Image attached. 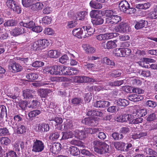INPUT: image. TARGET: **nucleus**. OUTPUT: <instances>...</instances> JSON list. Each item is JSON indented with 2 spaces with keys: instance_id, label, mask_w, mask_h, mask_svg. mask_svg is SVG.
<instances>
[{
  "instance_id": "nucleus-1",
  "label": "nucleus",
  "mask_w": 157,
  "mask_h": 157,
  "mask_svg": "<svg viewBox=\"0 0 157 157\" xmlns=\"http://www.w3.org/2000/svg\"><path fill=\"white\" fill-rule=\"evenodd\" d=\"M93 144L94 151L98 154H104L109 151V146L105 142L95 140L93 141Z\"/></svg>"
},
{
  "instance_id": "nucleus-2",
  "label": "nucleus",
  "mask_w": 157,
  "mask_h": 157,
  "mask_svg": "<svg viewBox=\"0 0 157 157\" xmlns=\"http://www.w3.org/2000/svg\"><path fill=\"white\" fill-rule=\"evenodd\" d=\"M90 16L91 18V22L93 25L97 26L103 24L104 20L102 17L99 15L97 10H93L90 12Z\"/></svg>"
},
{
  "instance_id": "nucleus-3",
  "label": "nucleus",
  "mask_w": 157,
  "mask_h": 157,
  "mask_svg": "<svg viewBox=\"0 0 157 157\" xmlns=\"http://www.w3.org/2000/svg\"><path fill=\"white\" fill-rule=\"evenodd\" d=\"M48 44L49 42L47 39H40L32 43L31 44V48L36 51L41 50L47 47Z\"/></svg>"
},
{
  "instance_id": "nucleus-4",
  "label": "nucleus",
  "mask_w": 157,
  "mask_h": 157,
  "mask_svg": "<svg viewBox=\"0 0 157 157\" xmlns=\"http://www.w3.org/2000/svg\"><path fill=\"white\" fill-rule=\"evenodd\" d=\"M119 6L121 11L127 14H133L136 11L135 8L130 7L129 4L126 1H121L119 3Z\"/></svg>"
},
{
  "instance_id": "nucleus-5",
  "label": "nucleus",
  "mask_w": 157,
  "mask_h": 157,
  "mask_svg": "<svg viewBox=\"0 0 157 157\" xmlns=\"http://www.w3.org/2000/svg\"><path fill=\"white\" fill-rule=\"evenodd\" d=\"M44 145L43 142L39 140H34L33 144L32 151L35 152L42 151L44 149Z\"/></svg>"
},
{
  "instance_id": "nucleus-6",
  "label": "nucleus",
  "mask_w": 157,
  "mask_h": 157,
  "mask_svg": "<svg viewBox=\"0 0 157 157\" xmlns=\"http://www.w3.org/2000/svg\"><path fill=\"white\" fill-rule=\"evenodd\" d=\"M87 133L91 134H96V136L101 140H104L105 139L106 136L104 132H100L98 128H87L86 130Z\"/></svg>"
},
{
  "instance_id": "nucleus-7",
  "label": "nucleus",
  "mask_w": 157,
  "mask_h": 157,
  "mask_svg": "<svg viewBox=\"0 0 157 157\" xmlns=\"http://www.w3.org/2000/svg\"><path fill=\"white\" fill-rule=\"evenodd\" d=\"M98 122L97 118L93 117L85 118L82 121L83 124L91 126L97 125Z\"/></svg>"
},
{
  "instance_id": "nucleus-8",
  "label": "nucleus",
  "mask_w": 157,
  "mask_h": 157,
  "mask_svg": "<svg viewBox=\"0 0 157 157\" xmlns=\"http://www.w3.org/2000/svg\"><path fill=\"white\" fill-rule=\"evenodd\" d=\"M23 116L21 115H15L13 117V119L10 121V125L12 128H16L17 125L20 124V123L22 121Z\"/></svg>"
},
{
  "instance_id": "nucleus-9",
  "label": "nucleus",
  "mask_w": 157,
  "mask_h": 157,
  "mask_svg": "<svg viewBox=\"0 0 157 157\" xmlns=\"http://www.w3.org/2000/svg\"><path fill=\"white\" fill-rule=\"evenodd\" d=\"M8 67L10 70L12 69L14 73L20 71L22 69V67L20 65L14 61L10 63Z\"/></svg>"
},
{
  "instance_id": "nucleus-10",
  "label": "nucleus",
  "mask_w": 157,
  "mask_h": 157,
  "mask_svg": "<svg viewBox=\"0 0 157 157\" xmlns=\"http://www.w3.org/2000/svg\"><path fill=\"white\" fill-rule=\"evenodd\" d=\"M121 20V17L120 16L113 15L110 18H106L105 19V22L107 24H116Z\"/></svg>"
},
{
  "instance_id": "nucleus-11",
  "label": "nucleus",
  "mask_w": 157,
  "mask_h": 157,
  "mask_svg": "<svg viewBox=\"0 0 157 157\" xmlns=\"http://www.w3.org/2000/svg\"><path fill=\"white\" fill-rule=\"evenodd\" d=\"M132 115L131 114H123V115L117 117L116 120L118 122H124L131 120Z\"/></svg>"
},
{
  "instance_id": "nucleus-12",
  "label": "nucleus",
  "mask_w": 157,
  "mask_h": 157,
  "mask_svg": "<svg viewBox=\"0 0 157 157\" xmlns=\"http://www.w3.org/2000/svg\"><path fill=\"white\" fill-rule=\"evenodd\" d=\"M25 33V29L22 27H15L10 32L11 34L13 36H17Z\"/></svg>"
},
{
  "instance_id": "nucleus-13",
  "label": "nucleus",
  "mask_w": 157,
  "mask_h": 157,
  "mask_svg": "<svg viewBox=\"0 0 157 157\" xmlns=\"http://www.w3.org/2000/svg\"><path fill=\"white\" fill-rule=\"evenodd\" d=\"M35 91L29 89H26L22 91V96L24 98L30 99L33 97V94H34Z\"/></svg>"
},
{
  "instance_id": "nucleus-14",
  "label": "nucleus",
  "mask_w": 157,
  "mask_h": 157,
  "mask_svg": "<svg viewBox=\"0 0 157 157\" xmlns=\"http://www.w3.org/2000/svg\"><path fill=\"white\" fill-rule=\"evenodd\" d=\"M116 42H117L116 40L113 41H109L106 43H102L101 46L105 49H108L113 48L117 46Z\"/></svg>"
},
{
  "instance_id": "nucleus-15",
  "label": "nucleus",
  "mask_w": 157,
  "mask_h": 157,
  "mask_svg": "<svg viewBox=\"0 0 157 157\" xmlns=\"http://www.w3.org/2000/svg\"><path fill=\"white\" fill-rule=\"evenodd\" d=\"M82 28L84 30V32L85 34L83 36L84 38L89 37L94 32V29L89 25L83 26Z\"/></svg>"
},
{
  "instance_id": "nucleus-16",
  "label": "nucleus",
  "mask_w": 157,
  "mask_h": 157,
  "mask_svg": "<svg viewBox=\"0 0 157 157\" xmlns=\"http://www.w3.org/2000/svg\"><path fill=\"white\" fill-rule=\"evenodd\" d=\"M62 66H54L51 67V74L61 75H62Z\"/></svg>"
},
{
  "instance_id": "nucleus-17",
  "label": "nucleus",
  "mask_w": 157,
  "mask_h": 157,
  "mask_svg": "<svg viewBox=\"0 0 157 157\" xmlns=\"http://www.w3.org/2000/svg\"><path fill=\"white\" fill-rule=\"evenodd\" d=\"M148 22L147 21L144 20H141L138 21H136L135 25V28L137 29H141L147 26Z\"/></svg>"
},
{
  "instance_id": "nucleus-18",
  "label": "nucleus",
  "mask_w": 157,
  "mask_h": 157,
  "mask_svg": "<svg viewBox=\"0 0 157 157\" xmlns=\"http://www.w3.org/2000/svg\"><path fill=\"white\" fill-rule=\"evenodd\" d=\"M144 97L140 94H132L128 96V98L131 101L137 102L141 101L144 99Z\"/></svg>"
},
{
  "instance_id": "nucleus-19",
  "label": "nucleus",
  "mask_w": 157,
  "mask_h": 157,
  "mask_svg": "<svg viewBox=\"0 0 157 157\" xmlns=\"http://www.w3.org/2000/svg\"><path fill=\"white\" fill-rule=\"evenodd\" d=\"M60 144L59 143H54L50 145V149L51 152L54 154H56L60 151L61 150Z\"/></svg>"
},
{
  "instance_id": "nucleus-20",
  "label": "nucleus",
  "mask_w": 157,
  "mask_h": 157,
  "mask_svg": "<svg viewBox=\"0 0 157 157\" xmlns=\"http://www.w3.org/2000/svg\"><path fill=\"white\" fill-rule=\"evenodd\" d=\"M132 113L135 114V116L137 115V117H142L145 116L147 113V111L145 109H134Z\"/></svg>"
},
{
  "instance_id": "nucleus-21",
  "label": "nucleus",
  "mask_w": 157,
  "mask_h": 157,
  "mask_svg": "<svg viewBox=\"0 0 157 157\" xmlns=\"http://www.w3.org/2000/svg\"><path fill=\"white\" fill-rule=\"evenodd\" d=\"M73 35L79 38H82L83 33V28H78L74 29L72 31Z\"/></svg>"
},
{
  "instance_id": "nucleus-22",
  "label": "nucleus",
  "mask_w": 157,
  "mask_h": 157,
  "mask_svg": "<svg viewBox=\"0 0 157 157\" xmlns=\"http://www.w3.org/2000/svg\"><path fill=\"white\" fill-rule=\"evenodd\" d=\"M74 123L72 121L70 120H67L66 122H64L63 123L64 128L65 131L72 130L74 128Z\"/></svg>"
},
{
  "instance_id": "nucleus-23",
  "label": "nucleus",
  "mask_w": 157,
  "mask_h": 157,
  "mask_svg": "<svg viewBox=\"0 0 157 157\" xmlns=\"http://www.w3.org/2000/svg\"><path fill=\"white\" fill-rule=\"evenodd\" d=\"M75 132L76 135L80 140H83L86 137V132L84 130L76 129L75 130Z\"/></svg>"
},
{
  "instance_id": "nucleus-24",
  "label": "nucleus",
  "mask_w": 157,
  "mask_h": 157,
  "mask_svg": "<svg viewBox=\"0 0 157 157\" xmlns=\"http://www.w3.org/2000/svg\"><path fill=\"white\" fill-rule=\"evenodd\" d=\"M49 129V126L48 124H41L38 126L37 131L39 132H47Z\"/></svg>"
},
{
  "instance_id": "nucleus-25",
  "label": "nucleus",
  "mask_w": 157,
  "mask_h": 157,
  "mask_svg": "<svg viewBox=\"0 0 157 157\" xmlns=\"http://www.w3.org/2000/svg\"><path fill=\"white\" fill-rule=\"evenodd\" d=\"M21 26H22L28 28L32 29L35 26V23L32 21H30L28 22H25L23 21H21L19 23Z\"/></svg>"
},
{
  "instance_id": "nucleus-26",
  "label": "nucleus",
  "mask_w": 157,
  "mask_h": 157,
  "mask_svg": "<svg viewBox=\"0 0 157 157\" xmlns=\"http://www.w3.org/2000/svg\"><path fill=\"white\" fill-rule=\"evenodd\" d=\"M13 128L16 129L17 132L18 134H23L26 132V128L23 125L19 124L17 125L16 128Z\"/></svg>"
},
{
  "instance_id": "nucleus-27",
  "label": "nucleus",
  "mask_w": 157,
  "mask_h": 157,
  "mask_svg": "<svg viewBox=\"0 0 157 157\" xmlns=\"http://www.w3.org/2000/svg\"><path fill=\"white\" fill-rule=\"evenodd\" d=\"M114 103L118 106H125L129 104L128 101L124 99H119L115 101Z\"/></svg>"
},
{
  "instance_id": "nucleus-28",
  "label": "nucleus",
  "mask_w": 157,
  "mask_h": 157,
  "mask_svg": "<svg viewBox=\"0 0 157 157\" xmlns=\"http://www.w3.org/2000/svg\"><path fill=\"white\" fill-rule=\"evenodd\" d=\"M62 135V140H66L72 138L73 136L72 132H63L61 133Z\"/></svg>"
},
{
  "instance_id": "nucleus-29",
  "label": "nucleus",
  "mask_w": 157,
  "mask_h": 157,
  "mask_svg": "<svg viewBox=\"0 0 157 157\" xmlns=\"http://www.w3.org/2000/svg\"><path fill=\"white\" fill-rule=\"evenodd\" d=\"M17 24V22L16 20L11 19L6 20L4 25L5 27L14 26H16Z\"/></svg>"
},
{
  "instance_id": "nucleus-30",
  "label": "nucleus",
  "mask_w": 157,
  "mask_h": 157,
  "mask_svg": "<svg viewBox=\"0 0 157 157\" xmlns=\"http://www.w3.org/2000/svg\"><path fill=\"white\" fill-rule=\"evenodd\" d=\"M69 151L70 154L73 156H77L80 154V151L77 147L74 146L70 147Z\"/></svg>"
},
{
  "instance_id": "nucleus-31",
  "label": "nucleus",
  "mask_w": 157,
  "mask_h": 157,
  "mask_svg": "<svg viewBox=\"0 0 157 157\" xmlns=\"http://www.w3.org/2000/svg\"><path fill=\"white\" fill-rule=\"evenodd\" d=\"M43 7L42 3L38 2L33 4L31 7V9L34 11H38L41 10Z\"/></svg>"
},
{
  "instance_id": "nucleus-32",
  "label": "nucleus",
  "mask_w": 157,
  "mask_h": 157,
  "mask_svg": "<svg viewBox=\"0 0 157 157\" xmlns=\"http://www.w3.org/2000/svg\"><path fill=\"white\" fill-rule=\"evenodd\" d=\"M38 91L40 97L44 98L47 97L48 94L51 91L48 89H40Z\"/></svg>"
},
{
  "instance_id": "nucleus-33",
  "label": "nucleus",
  "mask_w": 157,
  "mask_h": 157,
  "mask_svg": "<svg viewBox=\"0 0 157 157\" xmlns=\"http://www.w3.org/2000/svg\"><path fill=\"white\" fill-rule=\"evenodd\" d=\"M125 144L123 142H114V145L117 149L121 151L124 150V147L125 146Z\"/></svg>"
},
{
  "instance_id": "nucleus-34",
  "label": "nucleus",
  "mask_w": 157,
  "mask_h": 157,
  "mask_svg": "<svg viewBox=\"0 0 157 157\" xmlns=\"http://www.w3.org/2000/svg\"><path fill=\"white\" fill-rule=\"evenodd\" d=\"M41 112L40 110L37 109L32 111L29 113L28 116L30 119L32 120L34 117L40 114Z\"/></svg>"
},
{
  "instance_id": "nucleus-35",
  "label": "nucleus",
  "mask_w": 157,
  "mask_h": 157,
  "mask_svg": "<svg viewBox=\"0 0 157 157\" xmlns=\"http://www.w3.org/2000/svg\"><path fill=\"white\" fill-rule=\"evenodd\" d=\"M82 47L86 52L88 53H93L95 51V49L94 48L87 44L83 45Z\"/></svg>"
},
{
  "instance_id": "nucleus-36",
  "label": "nucleus",
  "mask_w": 157,
  "mask_h": 157,
  "mask_svg": "<svg viewBox=\"0 0 157 157\" xmlns=\"http://www.w3.org/2000/svg\"><path fill=\"white\" fill-rule=\"evenodd\" d=\"M111 136L115 140H119L123 139L124 136L121 133L115 132L113 133Z\"/></svg>"
},
{
  "instance_id": "nucleus-37",
  "label": "nucleus",
  "mask_w": 157,
  "mask_h": 157,
  "mask_svg": "<svg viewBox=\"0 0 157 157\" xmlns=\"http://www.w3.org/2000/svg\"><path fill=\"white\" fill-rule=\"evenodd\" d=\"M90 5L91 7L96 9H100L102 7L101 4L98 3L93 0L90 2Z\"/></svg>"
},
{
  "instance_id": "nucleus-38",
  "label": "nucleus",
  "mask_w": 157,
  "mask_h": 157,
  "mask_svg": "<svg viewBox=\"0 0 157 157\" xmlns=\"http://www.w3.org/2000/svg\"><path fill=\"white\" fill-rule=\"evenodd\" d=\"M127 27H128V25L126 23L121 24L118 27V31L121 33L127 32Z\"/></svg>"
},
{
  "instance_id": "nucleus-39",
  "label": "nucleus",
  "mask_w": 157,
  "mask_h": 157,
  "mask_svg": "<svg viewBox=\"0 0 157 157\" xmlns=\"http://www.w3.org/2000/svg\"><path fill=\"white\" fill-rule=\"evenodd\" d=\"M83 99L80 97H75L71 100V103L75 105H77L82 103Z\"/></svg>"
},
{
  "instance_id": "nucleus-40",
  "label": "nucleus",
  "mask_w": 157,
  "mask_h": 157,
  "mask_svg": "<svg viewBox=\"0 0 157 157\" xmlns=\"http://www.w3.org/2000/svg\"><path fill=\"white\" fill-rule=\"evenodd\" d=\"M157 119L156 115L155 113H153L148 114L146 117L147 121L152 122L156 120Z\"/></svg>"
},
{
  "instance_id": "nucleus-41",
  "label": "nucleus",
  "mask_w": 157,
  "mask_h": 157,
  "mask_svg": "<svg viewBox=\"0 0 157 157\" xmlns=\"http://www.w3.org/2000/svg\"><path fill=\"white\" fill-rule=\"evenodd\" d=\"M48 55L50 57L57 58L59 56V52L56 50H50L48 52Z\"/></svg>"
},
{
  "instance_id": "nucleus-42",
  "label": "nucleus",
  "mask_w": 157,
  "mask_h": 157,
  "mask_svg": "<svg viewBox=\"0 0 157 157\" xmlns=\"http://www.w3.org/2000/svg\"><path fill=\"white\" fill-rule=\"evenodd\" d=\"M101 63H105L108 65L114 66L115 65V63L112 60L109 59L107 57H105L103 58Z\"/></svg>"
},
{
  "instance_id": "nucleus-43",
  "label": "nucleus",
  "mask_w": 157,
  "mask_h": 157,
  "mask_svg": "<svg viewBox=\"0 0 157 157\" xmlns=\"http://www.w3.org/2000/svg\"><path fill=\"white\" fill-rule=\"evenodd\" d=\"M26 77L28 79L32 81L38 78V75L36 73H31L29 74H27Z\"/></svg>"
},
{
  "instance_id": "nucleus-44",
  "label": "nucleus",
  "mask_w": 157,
  "mask_h": 157,
  "mask_svg": "<svg viewBox=\"0 0 157 157\" xmlns=\"http://www.w3.org/2000/svg\"><path fill=\"white\" fill-rule=\"evenodd\" d=\"M125 82L126 80H125L116 81L112 82H109L107 85L112 86H119L123 84Z\"/></svg>"
},
{
  "instance_id": "nucleus-45",
  "label": "nucleus",
  "mask_w": 157,
  "mask_h": 157,
  "mask_svg": "<svg viewBox=\"0 0 157 157\" xmlns=\"http://www.w3.org/2000/svg\"><path fill=\"white\" fill-rule=\"evenodd\" d=\"M7 115V110L6 107L3 105H0V117L2 118Z\"/></svg>"
},
{
  "instance_id": "nucleus-46",
  "label": "nucleus",
  "mask_w": 157,
  "mask_h": 157,
  "mask_svg": "<svg viewBox=\"0 0 157 157\" xmlns=\"http://www.w3.org/2000/svg\"><path fill=\"white\" fill-rule=\"evenodd\" d=\"M122 71L120 70H115L113 71L110 74L114 78H117L122 76Z\"/></svg>"
},
{
  "instance_id": "nucleus-47",
  "label": "nucleus",
  "mask_w": 157,
  "mask_h": 157,
  "mask_svg": "<svg viewBox=\"0 0 157 157\" xmlns=\"http://www.w3.org/2000/svg\"><path fill=\"white\" fill-rule=\"evenodd\" d=\"M114 12L113 10H105L104 14L108 18H110L114 15Z\"/></svg>"
},
{
  "instance_id": "nucleus-48",
  "label": "nucleus",
  "mask_w": 157,
  "mask_h": 157,
  "mask_svg": "<svg viewBox=\"0 0 157 157\" xmlns=\"http://www.w3.org/2000/svg\"><path fill=\"white\" fill-rule=\"evenodd\" d=\"M11 140L8 137H2L0 139V143L2 144L8 145L10 143Z\"/></svg>"
},
{
  "instance_id": "nucleus-49",
  "label": "nucleus",
  "mask_w": 157,
  "mask_h": 157,
  "mask_svg": "<svg viewBox=\"0 0 157 157\" xmlns=\"http://www.w3.org/2000/svg\"><path fill=\"white\" fill-rule=\"evenodd\" d=\"M59 133L58 132H52L50 134L49 138L52 140L57 139L59 136Z\"/></svg>"
},
{
  "instance_id": "nucleus-50",
  "label": "nucleus",
  "mask_w": 157,
  "mask_h": 157,
  "mask_svg": "<svg viewBox=\"0 0 157 157\" xmlns=\"http://www.w3.org/2000/svg\"><path fill=\"white\" fill-rule=\"evenodd\" d=\"M51 83L48 82H41L33 83L32 85L33 86L36 87H40L42 86H47L48 85H50Z\"/></svg>"
},
{
  "instance_id": "nucleus-51",
  "label": "nucleus",
  "mask_w": 157,
  "mask_h": 157,
  "mask_svg": "<svg viewBox=\"0 0 157 157\" xmlns=\"http://www.w3.org/2000/svg\"><path fill=\"white\" fill-rule=\"evenodd\" d=\"M59 62L66 64L69 62V58L67 56L64 55L62 56L59 59Z\"/></svg>"
},
{
  "instance_id": "nucleus-52",
  "label": "nucleus",
  "mask_w": 157,
  "mask_h": 157,
  "mask_svg": "<svg viewBox=\"0 0 157 157\" xmlns=\"http://www.w3.org/2000/svg\"><path fill=\"white\" fill-rule=\"evenodd\" d=\"M87 14L86 11H81L78 14L77 16L76 17L77 20H82L84 19V17Z\"/></svg>"
},
{
  "instance_id": "nucleus-53",
  "label": "nucleus",
  "mask_w": 157,
  "mask_h": 157,
  "mask_svg": "<svg viewBox=\"0 0 157 157\" xmlns=\"http://www.w3.org/2000/svg\"><path fill=\"white\" fill-rule=\"evenodd\" d=\"M148 17L151 19H155L157 18V11L155 8L149 13Z\"/></svg>"
},
{
  "instance_id": "nucleus-54",
  "label": "nucleus",
  "mask_w": 157,
  "mask_h": 157,
  "mask_svg": "<svg viewBox=\"0 0 157 157\" xmlns=\"http://www.w3.org/2000/svg\"><path fill=\"white\" fill-rule=\"evenodd\" d=\"M16 2L13 0H8L6 2V5L8 8L12 9L16 5Z\"/></svg>"
},
{
  "instance_id": "nucleus-55",
  "label": "nucleus",
  "mask_w": 157,
  "mask_h": 157,
  "mask_svg": "<svg viewBox=\"0 0 157 157\" xmlns=\"http://www.w3.org/2000/svg\"><path fill=\"white\" fill-rule=\"evenodd\" d=\"M44 65V63L43 62L40 61H36L34 62L32 64L33 67H40Z\"/></svg>"
},
{
  "instance_id": "nucleus-56",
  "label": "nucleus",
  "mask_w": 157,
  "mask_h": 157,
  "mask_svg": "<svg viewBox=\"0 0 157 157\" xmlns=\"http://www.w3.org/2000/svg\"><path fill=\"white\" fill-rule=\"evenodd\" d=\"M123 57H127L129 56L131 53L132 51L128 48H122Z\"/></svg>"
},
{
  "instance_id": "nucleus-57",
  "label": "nucleus",
  "mask_w": 157,
  "mask_h": 157,
  "mask_svg": "<svg viewBox=\"0 0 157 157\" xmlns=\"http://www.w3.org/2000/svg\"><path fill=\"white\" fill-rule=\"evenodd\" d=\"M145 151L147 154L151 155L156 156L157 153L151 148H146L145 149Z\"/></svg>"
},
{
  "instance_id": "nucleus-58",
  "label": "nucleus",
  "mask_w": 157,
  "mask_h": 157,
  "mask_svg": "<svg viewBox=\"0 0 157 157\" xmlns=\"http://www.w3.org/2000/svg\"><path fill=\"white\" fill-rule=\"evenodd\" d=\"M38 102L36 100H33L30 103V105L29 108H37L39 106Z\"/></svg>"
},
{
  "instance_id": "nucleus-59",
  "label": "nucleus",
  "mask_w": 157,
  "mask_h": 157,
  "mask_svg": "<svg viewBox=\"0 0 157 157\" xmlns=\"http://www.w3.org/2000/svg\"><path fill=\"white\" fill-rule=\"evenodd\" d=\"M139 73L144 77H148L151 75V72L149 70L140 71Z\"/></svg>"
},
{
  "instance_id": "nucleus-60",
  "label": "nucleus",
  "mask_w": 157,
  "mask_h": 157,
  "mask_svg": "<svg viewBox=\"0 0 157 157\" xmlns=\"http://www.w3.org/2000/svg\"><path fill=\"white\" fill-rule=\"evenodd\" d=\"M9 131L6 127L0 128V136H4L8 134Z\"/></svg>"
},
{
  "instance_id": "nucleus-61",
  "label": "nucleus",
  "mask_w": 157,
  "mask_h": 157,
  "mask_svg": "<svg viewBox=\"0 0 157 157\" xmlns=\"http://www.w3.org/2000/svg\"><path fill=\"white\" fill-rule=\"evenodd\" d=\"M27 102L24 101H19L18 105L22 110H25L27 105Z\"/></svg>"
},
{
  "instance_id": "nucleus-62",
  "label": "nucleus",
  "mask_w": 157,
  "mask_h": 157,
  "mask_svg": "<svg viewBox=\"0 0 157 157\" xmlns=\"http://www.w3.org/2000/svg\"><path fill=\"white\" fill-rule=\"evenodd\" d=\"M52 21V18L48 16H45L43 17L42 19L43 23L45 25L50 24Z\"/></svg>"
},
{
  "instance_id": "nucleus-63",
  "label": "nucleus",
  "mask_w": 157,
  "mask_h": 157,
  "mask_svg": "<svg viewBox=\"0 0 157 157\" xmlns=\"http://www.w3.org/2000/svg\"><path fill=\"white\" fill-rule=\"evenodd\" d=\"M74 81L77 83H83V76H75L73 77Z\"/></svg>"
},
{
  "instance_id": "nucleus-64",
  "label": "nucleus",
  "mask_w": 157,
  "mask_h": 157,
  "mask_svg": "<svg viewBox=\"0 0 157 157\" xmlns=\"http://www.w3.org/2000/svg\"><path fill=\"white\" fill-rule=\"evenodd\" d=\"M146 104L149 107L154 108L156 106L157 104L154 101L148 100L146 102Z\"/></svg>"
}]
</instances>
